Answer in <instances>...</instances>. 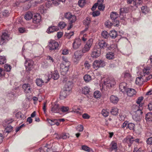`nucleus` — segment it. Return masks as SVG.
<instances>
[{"mask_svg": "<svg viewBox=\"0 0 152 152\" xmlns=\"http://www.w3.org/2000/svg\"><path fill=\"white\" fill-rule=\"evenodd\" d=\"M100 51L96 49H94L92 52L91 56L93 58H96L100 55Z\"/></svg>", "mask_w": 152, "mask_h": 152, "instance_id": "393cba45", "label": "nucleus"}, {"mask_svg": "<svg viewBox=\"0 0 152 152\" xmlns=\"http://www.w3.org/2000/svg\"><path fill=\"white\" fill-rule=\"evenodd\" d=\"M60 110V108L58 104H56L52 106L50 113L52 115H53L54 113H59Z\"/></svg>", "mask_w": 152, "mask_h": 152, "instance_id": "f8f14e48", "label": "nucleus"}, {"mask_svg": "<svg viewBox=\"0 0 152 152\" xmlns=\"http://www.w3.org/2000/svg\"><path fill=\"white\" fill-rule=\"evenodd\" d=\"M58 73L57 70H55L53 72H51L50 74L48 76V79L45 82L47 83L51 78H52L54 80H57L59 77Z\"/></svg>", "mask_w": 152, "mask_h": 152, "instance_id": "6e6552de", "label": "nucleus"}, {"mask_svg": "<svg viewBox=\"0 0 152 152\" xmlns=\"http://www.w3.org/2000/svg\"><path fill=\"white\" fill-rule=\"evenodd\" d=\"M83 56V54L81 53V51L80 50L75 51L72 57V61L73 63L75 64H77Z\"/></svg>", "mask_w": 152, "mask_h": 152, "instance_id": "7ed1b4c3", "label": "nucleus"}, {"mask_svg": "<svg viewBox=\"0 0 152 152\" xmlns=\"http://www.w3.org/2000/svg\"><path fill=\"white\" fill-rule=\"evenodd\" d=\"M73 86V83L71 81H68L66 82L65 85L64 89L70 92Z\"/></svg>", "mask_w": 152, "mask_h": 152, "instance_id": "aec40b11", "label": "nucleus"}, {"mask_svg": "<svg viewBox=\"0 0 152 152\" xmlns=\"http://www.w3.org/2000/svg\"><path fill=\"white\" fill-rule=\"evenodd\" d=\"M146 142L148 144L152 145V137L148 138L146 141Z\"/></svg>", "mask_w": 152, "mask_h": 152, "instance_id": "774afa93", "label": "nucleus"}, {"mask_svg": "<svg viewBox=\"0 0 152 152\" xmlns=\"http://www.w3.org/2000/svg\"><path fill=\"white\" fill-rule=\"evenodd\" d=\"M133 152H143V150L141 148H134Z\"/></svg>", "mask_w": 152, "mask_h": 152, "instance_id": "338daca9", "label": "nucleus"}, {"mask_svg": "<svg viewBox=\"0 0 152 152\" xmlns=\"http://www.w3.org/2000/svg\"><path fill=\"white\" fill-rule=\"evenodd\" d=\"M10 12L7 10H4L3 12V15L5 17H7L9 15Z\"/></svg>", "mask_w": 152, "mask_h": 152, "instance_id": "0e129e2a", "label": "nucleus"}, {"mask_svg": "<svg viewBox=\"0 0 152 152\" xmlns=\"http://www.w3.org/2000/svg\"><path fill=\"white\" fill-rule=\"evenodd\" d=\"M41 17L39 14H37L33 18V22L34 23H38L40 21Z\"/></svg>", "mask_w": 152, "mask_h": 152, "instance_id": "4be33fe9", "label": "nucleus"}, {"mask_svg": "<svg viewBox=\"0 0 152 152\" xmlns=\"http://www.w3.org/2000/svg\"><path fill=\"white\" fill-rule=\"evenodd\" d=\"M106 56L107 59L109 60L112 59L114 58V54L113 53L109 52L107 54Z\"/></svg>", "mask_w": 152, "mask_h": 152, "instance_id": "f704fd0d", "label": "nucleus"}, {"mask_svg": "<svg viewBox=\"0 0 152 152\" xmlns=\"http://www.w3.org/2000/svg\"><path fill=\"white\" fill-rule=\"evenodd\" d=\"M84 79L86 82H89L91 80V77L89 75H86L84 76Z\"/></svg>", "mask_w": 152, "mask_h": 152, "instance_id": "49530a36", "label": "nucleus"}, {"mask_svg": "<svg viewBox=\"0 0 152 152\" xmlns=\"http://www.w3.org/2000/svg\"><path fill=\"white\" fill-rule=\"evenodd\" d=\"M139 107L138 106L136 105H134L133 108H135L137 110L135 111V113L132 116V118L135 121H140L142 117V105Z\"/></svg>", "mask_w": 152, "mask_h": 152, "instance_id": "f03ea898", "label": "nucleus"}, {"mask_svg": "<svg viewBox=\"0 0 152 152\" xmlns=\"http://www.w3.org/2000/svg\"><path fill=\"white\" fill-rule=\"evenodd\" d=\"M118 14L116 12H112L110 14V17L112 20L115 21V19L118 17Z\"/></svg>", "mask_w": 152, "mask_h": 152, "instance_id": "c85d7f7f", "label": "nucleus"}, {"mask_svg": "<svg viewBox=\"0 0 152 152\" xmlns=\"http://www.w3.org/2000/svg\"><path fill=\"white\" fill-rule=\"evenodd\" d=\"M62 53L64 55H67L69 53V50L67 49H64L62 51Z\"/></svg>", "mask_w": 152, "mask_h": 152, "instance_id": "69168bd1", "label": "nucleus"}, {"mask_svg": "<svg viewBox=\"0 0 152 152\" xmlns=\"http://www.w3.org/2000/svg\"><path fill=\"white\" fill-rule=\"evenodd\" d=\"M105 65L104 62L102 60H96L93 63V66L95 69L100 67H102Z\"/></svg>", "mask_w": 152, "mask_h": 152, "instance_id": "9d476101", "label": "nucleus"}, {"mask_svg": "<svg viewBox=\"0 0 152 152\" xmlns=\"http://www.w3.org/2000/svg\"><path fill=\"white\" fill-rule=\"evenodd\" d=\"M141 11L143 13L146 14L149 12V8L147 7V6H145L142 7Z\"/></svg>", "mask_w": 152, "mask_h": 152, "instance_id": "c9c22d12", "label": "nucleus"}, {"mask_svg": "<svg viewBox=\"0 0 152 152\" xmlns=\"http://www.w3.org/2000/svg\"><path fill=\"white\" fill-rule=\"evenodd\" d=\"M94 96L95 98H98L100 97L101 95L99 91H96L94 92Z\"/></svg>", "mask_w": 152, "mask_h": 152, "instance_id": "37998d69", "label": "nucleus"}, {"mask_svg": "<svg viewBox=\"0 0 152 152\" xmlns=\"http://www.w3.org/2000/svg\"><path fill=\"white\" fill-rule=\"evenodd\" d=\"M113 25V23L109 20H107L105 23V25L108 28H110Z\"/></svg>", "mask_w": 152, "mask_h": 152, "instance_id": "680f3d73", "label": "nucleus"}, {"mask_svg": "<svg viewBox=\"0 0 152 152\" xmlns=\"http://www.w3.org/2000/svg\"><path fill=\"white\" fill-rule=\"evenodd\" d=\"M143 99V98L142 97H140L138 98L137 100V101L136 102L138 104H139V106L137 105L139 107H140V106L142 105V104H140V103L141 102L142 100Z\"/></svg>", "mask_w": 152, "mask_h": 152, "instance_id": "de8ad7c7", "label": "nucleus"}, {"mask_svg": "<svg viewBox=\"0 0 152 152\" xmlns=\"http://www.w3.org/2000/svg\"><path fill=\"white\" fill-rule=\"evenodd\" d=\"M36 83L38 86H41L44 83V82L41 78H37L36 80Z\"/></svg>", "mask_w": 152, "mask_h": 152, "instance_id": "7c9ffc66", "label": "nucleus"}, {"mask_svg": "<svg viewBox=\"0 0 152 152\" xmlns=\"http://www.w3.org/2000/svg\"><path fill=\"white\" fill-rule=\"evenodd\" d=\"M109 34L106 31H103L102 33V36L105 39H107L109 37Z\"/></svg>", "mask_w": 152, "mask_h": 152, "instance_id": "a18cd8bd", "label": "nucleus"}, {"mask_svg": "<svg viewBox=\"0 0 152 152\" xmlns=\"http://www.w3.org/2000/svg\"><path fill=\"white\" fill-rule=\"evenodd\" d=\"M11 67L10 65L7 64H5L4 66V68L5 70L7 72H9L10 71L11 69Z\"/></svg>", "mask_w": 152, "mask_h": 152, "instance_id": "c03bdc74", "label": "nucleus"}, {"mask_svg": "<svg viewBox=\"0 0 152 152\" xmlns=\"http://www.w3.org/2000/svg\"><path fill=\"white\" fill-rule=\"evenodd\" d=\"M85 4V0H80L78 2V5L81 7H83Z\"/></svg>", "mask_w": 152, "mask_h": 152, "instance_id": "09e8293b", "label": "nucleus"}, {"mask_svg": "<svg viewBox=\"0 0 152 152\" xmlns=\"http://www.w3.org/2000/svg\"><path fill=\"white\" fill-rule=\"evenodd\" d=\"M69 137V134L67 133H64L61 136V138L65 139Z\"/></svg>", "mask_w": 152, "mask_h": 152, "instance_id": "e2e57ef3", "label": "nucleus"}, {"mask_svg": "<svg viewBox=\"0 0 152 152\" xmlns=\"http://www.w3.org/2000/svg\"><path fill=\"white\" fill-rule=\"evenodd\" d=\"M13 121L12 119H9L5 120L3 122V125L4 126H6L7 125L10 124Z\"/></svg>", "mask_w": 152, "mask_h": 152, "instance_id": "c756f323", "label": "nucleus"}, {"mask_svg": "<svg viewBox=\"0 0 152 152\" xmlns=\"http://www.w3.org/2000/svg\"><path fill=\"white\" fill-rule=\"evenodd\" d=\"M82 150L89 152L90 151V148L86 145H83L82 146Z\"/></svg>", "mask_w": 152, "mask_h": 152, "instance_id": "4d7b16f0", "label": "nucleus"}, {"mask_svg": "<svg viewBox=\"0 0 152 152\" xmlns=\"http://www.w3.org/2000/svg\"><path fill=\"white\" fill-rule=\"evenodd\" d=\"M61 111L63 112H67L69 110V108L67 106H62L60 108Z\"/></svg>", "mask_w": 152, "mask_h": 152, "instance_id": "3c124183", "label": "nucleus"}, {"mask_svg": "<svg viewBox=\"0 0 152 152\" xmlns=\"http://www.w3.org/2000/svg\"><path fill=\"white\" fill-rule=\"evenodd\" d=\"M90 18L88 17L86 18L83 21V24L85 26H88L91 23Z\"/></svg>", "mask_w": 152, "mask_h": 152, "instance_id": "e433bc0d", "label": "nucleus"}, {"mask_svg": "<svg viewBox=\"0 0 152 152\" xmlns=\"http://www.w3.org/2000/svg\"><path fill=\"white\" fill-rule=\"evenodd\" d=\"M90 91V88L88 86H85L83 88L82 93L84 94H88Z\"/></svg>", "mask_w": 152, "mask_h": 152, "instance_id": "2f4dec72", "label": "nucleus"}, {"mask_svg": "<svg viewBox=\"0 0 152 152\" xmlns=\"http://www.w3.org/2000/svg\"><path fill=\"white\" fill-rule=\"evenodd\" d=\"M81 45V40L80 39H76L74 41L72 47L75 49L78 48Z\"/></svg>", "mask_w": 152, "mask_h": 152, "instance_id": "f3484780", "label": "nucleus"}, {"mask_svg": "<svg viewBox=\"0 0 152 152\" xmlns=\"http://www.w3.org/2000/svg\"><path fill=\"white\" fill-rule=\"evenodd\" d=\"M10 39V36L8 34L7 32L4 31L2 33L0 39V44L3 45L4 43Z\"/></svg>", "mask_w": 152, "mask_h": 152, "instance_id": "39448f33", "label": "nucleus"}, {"mask_svg": "<svg viewBox=\"0 0 152 152\" xmlns=\"http://www.w3.org/2000/svg\"><path fill=\"white\" fill-rule=\"evenodd\" d=\"M127 95L129 97H132L135 95L136 91L135 89L132 88H128L126 92Z\"/></svg>", "mask_w": 152, "mask_h": 152, "instance_id": "a211bd4d", "label": "nucleus"}, {"mask_svg": "<svg viewBox=\"0 0 152 152\" xmlns=\"http://www.w3.org/2000/svg\"><path fill=\"white\" fill-rule=\"evenodd\" d=\"M99 45L101 49H105L108 47L109 45L103 40L99 42Z\"/></svg>", "mask_w": 152, "mask_h": 152, "instance_id": "412c9836", "label": "nucleus"}, {"mask_svg": "<svg viewBox=\"0 0 152 152\" xmlns=\"http://www.w3.org/2000/svg\"><path fill=\"white\" fill-rule=\"evenodd\" d=\"M116 83L115 80L113 78L110 79H107L106 81H104V84L108 88L111 87L112 86L115 85Z\"/></svg>", "mask_w": 152, "mask_h": 152, "instance_id": "4468645a", "label": "nucleus"}, {"mask_svg": "<svg viewBox=\"0 0 152 152\" xmlns=\"http://www.w3.org/2000/svg\"><path fill=\"white\" fill-rule=\"evenodd\" d=\"M34 62L31 59H26L25 63L26 70L27 71H30L33 68Z\"/></svg>", "mask_w": 152, "mask_h": 152, "instance_id": "9b49d317", "label": "nucleus"}, {"mask_svg": "<svg viewBox=\"0 0 152 152\" xmlns=\"http://www.w3.org/2000/svg\"><path fill=\"white\" fill-rule=\"evenodd\" d=\"M80 108H77L76 110H74V111H73V112L72 113H75L76 114L78 115H80L81 114V112L80 111Z\"/></svg>", "mask_w": 152, "mask_h": 152, "instance_id": "bf43d9fd", "label": "nucleus"}, {"mask_svg": "<svg viewBox=\"0 0 152 152\" xmlns=\"http://www.w3.org/2000/svg\"><path fill=\"white\" fill-rule=\"evenodd\" d=\"M59 28L58 27L53 26L50 27L47 30V32L48 33L50 34L53 32L55 31H58Z\"/></svg>", "mask_w": 152, "mask_h": 152, "instance_id": "5701e85b", "label": "nucleus"}, {"mask_svg": "<svg viewBox=\"0 0 152 152\" xmlns=\"http://www.w3.org/2000/svg\"><path fill=\"white\" fill-rule=\"evenodd\" d=\"M22 88L26 94L31 93L32 90L30 85L28 83H25L23 84Z\"/></svg>", "mask_w": 152, "mask_h": 152, "instance_id": "ddd939ff", "label": "nucleus"}, {"mask_svg": "<svg viewBox=\"0 0 152 152\" xmlns=\"http://www.w3.org/2000/svg\"><path fill=\"white\" fill-rule=\"evenodd\" d=\"M47 121L51 125H53L56 124L57 126H58L59 125V123L58 122L57 119H54L51 120L49 119H47Z\"/></svg>", "mask_w": 152, "mask_h": 152, "instance_id": "a878e982", "label": "nucleus"}, {"mask_svg": "<svg viewBox=\"0 0 152 152\" xmlns=\"http://www.w3.org/2000/svg\"><path fill=\"white\" fill-rule=\"evenodd\" d=\"M118 113V109L116 107H113L110 111V113L113 115H116Z\"/></svg>", "mask_w": 152, "mask_h": 152, "instance_id": "473e14b6", "label": "nucleus"}, {"mask_svg": "<svg viewBox=\"0 0 152 152\" xmlns=\"http://www.w3.org/2000/svg\"><path fill=\"white\" fill-rule=\"evenodd\" d=\"M134 141V138L131 136H128L123 140V142L129 144V146L131 145L133 142Z\"/></svg>", "mask_w": 152, "mask_h": 152, "instance_id": "dca6fc26", "label": "nucleus"}, {"mask_svg": "<svg viewBox=\"0 0 152 152\" xmlns=\"http://www.w3.org/2000/svg\"><path fill=\"white\" fill-rule=\"evenodd\" d=\"M109 35L112 38H115L117 36V32L115 30L111 31H110Z\"/></svg>", "mask_w": 152, "mask_h": 152, "instance_id": "4c0bfd02", "label": "nucleus"}, {"mask_svg": "<svg viewBox=\"0 0 152 152\" xmlns=\"http://www.w3.org/2000/svg\"><path fill=\"white\" fill-rule=\"evenodd\" d=\"M151 67L146 66L144 67L142 71L140 72V76L136 78L135 83L137 84L140 85L141 82H147L152 78V75L149 74Z\"/></svg>", "mask_w": 152, "mask_h": 152, "instance_id": "f257e3e1", "label": "nucleus"}, {"mask_svg": "<svg viewBox=\"0 0 152 152\" xmlns=\"http://www.w3.org/2000/svg\"><path fill=\"white\" fill-rule=\"evenodd\" d=\"M100 12L99 11H94L92 13L93 16L94 17L99 16L100 15Z\"/></svg>", "mask_w": 152, "mask_h": 152, "instance_id": "052dcab7", "label": "nucleus"}, {"mask_svg": "<svg viewBox=\"0 0 152 152\" xmlns=\"http://www.w3.org/2000/svg\"><path fill=\"white\" fill-rule=\"evenodd\" d=\"M70 94V92L64 89L61 91L60 95V98L61 99H64L66 98L68 95Z\"/></svg>", "mask_w": 152, "mask_h": 152, "instance_id": "2eb2a0df", "label": "nucleus"}, {"mask_svg": "<svg viewBox=\"0 0 152 152\" xmlns=\"http://www.w3.org/2000/svg\"><path fill=\"white\" fill-rule=\"evenodd\" d=\"M66 25V24L63 22H61L58 24V27L61 29L63 28Z\"/></svg>", "mask_w": 152, "mask_h": 152, "instance_id": "8fccbe9b", "label": "nucleus"}, {"mask_svg": "<svg viewBox=\"0 0 152 152\" xmlns=\"http://www.w3.org/2000/svg\"><path fill=\"white\" fill-rule=\"evenodd\" d=\"M93 41V39L91 38L87 41L84 47L80 50L81 53L83 54V53H87L89 50L92 45Z\"/></svg>", "mask_w": 152, "mask_h": 152, "instance_id": "20e7f679", "label": "nucleus"}, {"mask_svg": "<svg viewBox=\"0 0 152 152\" xmlns=\"http://www.w3.org/2000/svg\"><path fill=\"white\" fill-rule=\"evenodd\" d=\"M98 6V9L100 10H103L104 9L105 6L102 3L99 4Z\"/></svg>", "mask_w": 152, "mask_h": 152, "instance_id": "6e6d98bb", "label": "nucleus"}, {"mask_svg": "<svg viewBox=\"0 0 152 152\" xmlns=\"http://www.w3.org/2000/svg\"><path fill=\"white\" fill-rule=\"evenodd\" d=\"M135 125L133 123H129L128 124L127 127L130 130H133L134 127Z\"/></svg>", "mask_w": 152, "mask_h": 152, "instance_id": "864d4df0", "label": "nucleus"}, {"mask_svg": "<svg viewBox=\"0 0 152 152\" xmlns=\"http://www.w3.org/2000/svg\"><path fill=\"white\" fill-rule=\"evenodd\" d=\"M12 127L10 125L7 126L4 129V132L7 133L11 132L12 130Z\"/></svg>", "mask_w": 152, "mask_h": 152, "instance_id": "79ce46f5", "label": "nucleus"}, {"mask_svg": "<svg viewBox=\"0 0 152 152\" xmlns=\"http://www.w3.org/2000/svg\"><path fill=\"white\" fill-rule=\"evenodd\" d=\"M123 74L124 75V77L125 78H129L131 76L130 75L128 72L126 71L124 72L123 73Z\"/></svg>", "mask_w": 152, "mask_h": 152, "instance_id": "13d9d810", "label": "nucleus"}, {"mask_svg": "<svg viewBox=\"0 0 152 152\" xmlns=\"http://www.w3.org/2000/svg\"><path fill=\"white\" fill-rule=\"evenodd\" d=\"M64 17L68 20L69 22L70 23H75L77 20L76 16L69 12H66L64 14Z\"/></svg>", "mask_w": 152, "mask_h": 152, "instance_id": "423d86ee", "label": "nucleus"}, {"mask_svg": "<svg viewBox=\"0 0 152 152\" xmlns=\"http://www.w3.org/2000/svg\"><path fill=\"white\" fill-rule=\"evenodd\" d=\"M18 31L20 33H26L27 30L26 29L23 27H20L18 28Z\"/></svg>", "mask_w": 152, "mask_h": 152, "instance_id": "603ef678", "label": "nucleus"}, {"mask_svg": "<svg viewBox=\"0 0 152 152\" xmlns=\"http://www.w3.org/2000/svg\"><path fill=\"white\" fill-rule=\"evenodd\" d=\"M6 62V59L5 56H0V64H3Z\"/></svg>", "mask_w": 152, "mask_h": 152, "instance_id": "a19ab883", "label": "nucleus"}, {"mask_svg": "<svg viewBox=\"0 0 152 152\" xmlns=\"http://www.w3.org/2000/svg\"><path fill=\"white\" fill-rule=\"evenodd\" d=\"M66 0H52V3L55 6H57L59 4L60 1L65 2Z\"/></svg>", "mask_w": 152, "mask_h": 152, "instance_id": "58836bf2", "label": "nucleus"}, {"mask_svg": "<svg viewBox=\"0 0 152 152\" xmlns=\"http://www.w3.org/2000/svg\"><path fill=\"white\" fill-rule=\"evenodd\" d=\"M33 16L32 13L31 12H28L26 14L24 18L26 20H29L31 19Z\"/></svg>", "mask_w": 152, "mask_h": 152, "instance_id": "cd10ccee", "label": "nucleus"}, {"mask_svg": "<svg viewBox=\"0 0 152 152\" xmlns=\"http://www.w3.org/2000/svg\"><path fill=\"white\" fill-rule=\"evenodd\" d=\"M125 117V115L120 113L119 114L118 118L120 121H123L124 120Z\"/></svg>", "mask_w": 152, "mask_h": 152, "instance_id": "5fc2aeb1", "label": "nucleus"}, {"mask_svg": "<svg viewBox=\"0 0 152 152\" xmlns=\"http://www.w3.org/2000/svg\"><path fill=\"white\" fill-rule=\"evenodd\" d=\"M145 119L147 121H152V113H148L145 115Z\"/></svg>", "mask_w": 152, "mask_h": 152, "instance_id": "72a5a7b5", "label": "nucleus"}, {"mask_svg": "<svg viewBox=\"0 0 152 152\" xmlns=\"http://www.w3.org/2000/svg\"><path fill=\"white\" fill-rule=\"evenodd\" d=\"M70 65L69 61H66L60 64V70L61 72L66 73L69 70V67Z\"/></svg>", "mask_w": 152, "mask_h": 152, "instance_id": "1a4fd4ad", "label": "nucleus"}, {"mask_svg": "<svg viewBox=\"0 0 152 152\" xmlns=\"http://www.w3.org/2000/svg\"><path fill=\"white\" fill-rule=\"evenodd\" d=\"M59 44L57 42L54 40H51L49 42L48 47L51 50H55L58 49Z\"/></svg>", "mask_w": 152, "mask_h": 152, "instance_id": "0eeeda50", "label": "nucleus"}, {"mask_svg": "<svg viewBox=\"0 0 152 152\" xmlns=\"http://www.w3.org/2000/svg\"><path fill=\"white\" fill-rule=\"evenodd\" d=\"M117 149V143L114 141H113L110 144V148L109 150L111 151L113 150L116 151Z\"/></svg>", "mask_w": 152, "mask_h": 152, "instance_id": "bb28decb", "label": "nucleus"}, {"mask_svg": "<svg viewBox=\"0 0 152 152\" xmlns=\"http://www.w3.org/2000/svg\"><path fill=\"white\" fill-rule=\"evenodd\" d=\"M109 113V111L107 109H103L102 111V114L105 117L107 116Z\"/></svg>", "mask_w": 152, "mask_h": 152, "instance_id": "ea45409f", "label": "nucleus"}, {"mask_svg": "<svg viewBox=\"0 0 152 152\" xmlns=\"http://www.w3.org/2000/svg\"><path fill=\"white\" fill-rule=\"evenodd\" d=\"M110 102L114 104H117L119 100L118 98L114 95H111L110 97Z\"/></svg>", "mask_w": 152, "mask_h": 152, "instance_id": "b1692460", "label": "nucleus"}, {"mask_svg": "<svg viewBox=\"0 0 152 152\" xmlns=\"http://www.w3.org/2000/svg\"><path fill=\"white\" fill-rule=\"evenodd\" d=\"M119 88L120 91L123 93H125L128 89L126 83L125 82L121 83L119 85Z\"/></svg>", "mask_w": 152, "mask_h": 152, "instance_id": "6ab92c4d", "label": "nucleus"}]
</instances>
